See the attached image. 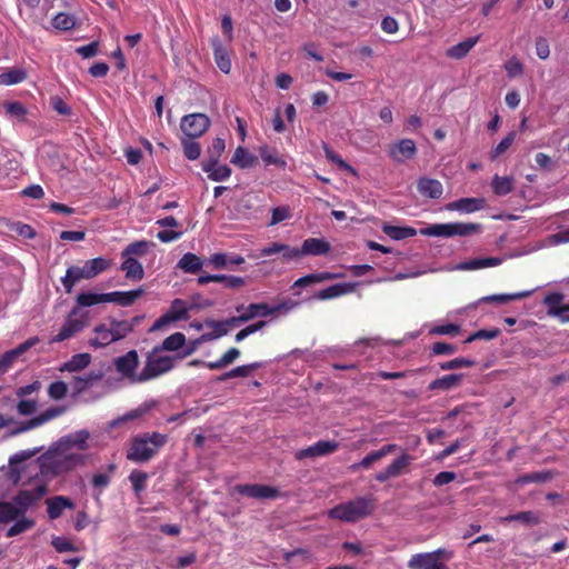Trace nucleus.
<instances>
[{
	"mask_svg": "<svg viewBox=\"0 0 569 569\" xmlns=\"http://www.w3.org/2000/svg\"><path fill=\"white\" fill-rule=\"evenodd\" d=\"M211 44L217 67L221 72L228 74L231 70V60L228 49L221 43V41L218 38L212 39Z\"/></svg>",
	"mask_w": 569,
	"mask_h": 569,
	"instance_id": "nucleus-27",
	"label": "nucleus"
},
{
	"mask_svg": "<svg viewBox=\"0 0 569 569\" xmlns=\"http://www.w3.org/2000/svg\"><path fill=\"white\" fill-rule=\"evenodd\" d=\"M338 449L339 443L335 440H319L312 446L297 450L295 452V459L303 460L306 458L328 456L336 452Z\"/></svg>",
	"mask_w": 569,
	"mask_h": 569,
	"instance_id": "nucleus-14",
	"label": "nucleus"
},
{
	"mask_svg": "<svg viewBox=\"0 0 569 569\" xmlns=\"http://www.w3.org/2000/svg\"><path fill=\"white\" fill-rule=\"evenodd\" d=\"M463 375L462 373H451L446 375L441 378H437L432 380L428 389L429 390H441V391H449L455 388H457L461 381H462Z\"/></svg>",
	"mask_w": 569,
	"mask_h": 569,
	"instance_id": "nucleus-33",
	"label": "nucleus"
},
{
	"mask_svg": "<svg viewBox=\"0 0 569 569\" xmlns=\"http://www.w3.org/2000/svg\"><path fill=\"white\" fill-rule=\"evenodd\" d=\"M168 442V436L157 431L143 432L133 437L127 450L129 461L144 463L154 458Z\"/></svg>",
	"mask_w": 569,
	"mask_h": 569,
	"instance_id": "nucleus-3",
	"label": "nucleus"
},
{
	"mask_svg": "<svg viewBox=\"0 0 569 569\" xmlns=\"http://www.w3.org/2000/svg\"><path fill=\"white\" fill-rule=\"evenodd\" d=\"M142 317L136 316L130 320H117L116 318L108 319V326L113 337V341L117 342L119 340L124 339L129 333L133 331V329L140 323Z\"/></svg>",
	"mask_w": 569,
	"mask_h": 569,
	"instance_id": "nucleus-17",
	"label": "nucleus"
},
{
	"mask_svg": "<svg viewBox=\"0 0 569 569\" xmlns=\"http://www.w3.org/2000/svg\"><path fill=\"white\" fill-rule=\"evenodd\" d=\"M197 282L204 286L209 282H219L228 289H239L244 286V279L238 276L227 274H201L198 277Z\"/></svg>",
	"mask_w": 569,
	"mask_h": 569,
	"instance_id": "nucleus-21",
	"label": "nucleus"
},
{
	"mask_svg": "<svg viewBox=\"0 0 569 569\" xmlns=\"http://www.w3.org/2000/svg\"><path fill=\"white\" fill-rule=\"evenodd\" d=\"M103 378L102 371H90L82 377H74L72 381V388L74 396L81 395L93 383L100 381Z\"/></svg>",
	"mask_w": 569,
	"mask_h": 569,
	"instance_id": "nucleus-34",
	"label": "nucleus"
},
{
	"mask_svg": "<svg viewBox=\"0 0 569 569\" xmlns=\"http://www.w3.org/2000/svg\"><path fill=\"white\" fill-rule=\"evenodd\" d=\"M89 439V432L87 430H80L74 433L68 435L61 438L57 446L62 450H69L70 448H78L80 450H84L88 448L87 441Z\"/></svg>",
	"mask_w": 569,
	"mask_h": 569,
	"instance_id": "nucleus-29",
	"label": "nucleus"
},
{
	"mask_svg": "<svg viewBox=\"0 0 569 569\" xmlns=\"http://www.w3.org/2000/svg\"><path fill=\"white\" fill-rule=\"evenodd\" d=\"M68 386L63 381H56L50 383L48 395L53 400H61L67 396Z\"/></svg>",
	"mask_w": 569,
	"mask_h": 569,
	"instance_id": "nucleus-64",
	"label": "nucleus"
},
{
	"mask_svg": "<svg viewBox=\"0 0 569 569\" xmlns=\"http://www.w3.org/2000/svg\"><path fill=\"white\" fill-rule=\"evenodd\" d=\"M183 356H168L163 355V351L154 346L146 355V362L143 369L140 371V381H150L156 379L174 368V363L178 359H182Z\"/></svg>",
	"mask_w": 569,
	"mask_h": 569,
	"instance_id": "nucleus-5",
	"label": "nucleus"
},
{
	"mask_svg": "<svg viewBox=\"0 0 569 569\" xmlns=\"http://www.w3.org/2000/svg\"><path fill=\"white\" fill-rule=\"evenodd\" d=\"M565 296L561 292H549L542 303L547 307V313L557 318L560 322H569V302L563 303Z\"/></svg>",
	"mask_w": 569,
	"mask_h": 569,
	"instance_id": "nucleus-12",
	"label": "nucleus"
},
{
	"mask_svg": "<svg viewBox=\"0 0 569 569\" xmlns=\"http://www.w3.org/2000/svg\"><path fill=\"white\" fill-rule=\"evenodd\" d=\"M417 190L422 197L430 199H439L443 193L442 183L431 178H420L417 182Z\"/></svg>",
	"mask_w": 569,
	"mask_h": 569,
	"instance_id": "nucleus-26",
	"label": "nucleus"
},
{
	"mask_svg": "<svg viewBox=\"0 0 569 569\" xmlns=\"http://www.w3.org/2000/svg\"><path fill=\"white\" fill-rule=\"evenodd\" d=\"M357 283L356 282H341L336 283L330 287H327L320 291H318L315 296L318 300H330L338 298L343 295L351 293L356 290Z\"/></svg>",
	"mask_w": 569,
	"mask_h": 569,
	"instance_id": "nucleus-23",
	"label": "nucleus"
},
{
	"mask_svg": "<svg viewBox=\"0 0 569 569\" xmlns=\"http://www.w3.org/2000/svg\"><path fill=\"white\" fill-rule=\"evenodd\" d=\"M531 293H532L531 290H527V291H520V292H516V293L491 295V296L485 297L482 300L486 301V302L507 303L509 301L520 300V299L527 298Z\"/></svg>",
	"mask_w": 569,
	"mask_h": 569,
	"instance_id": "nucleus-55",
	"label": "nucleus"
},
{
	"mask_svg": "<svg viewBox=\"0 0 569 569\" xmlns=\"http://www.w3.org/2000/svg\"><path fill=\"white\" fill-rule=\"evenodd\" d=\"M76 307H91L103 302H109L108 293L81 292L76 298Z\"/></svg>",
	"mask_w": 569,
	"mask_h": 569,
	"instance_id": "nucleus-44",
	"label": "nucleus"
},
{
	"mask_svg": "<svg viewBox=\"0 0 569 569\" xmlns=\"http://www.w3.org/2000/svg\"><path fill=\"white\" fill-rule=\"evenodd\" d=\"M417 153V147L412 139H401L389 148V156L396 162L412 159Z\"/></svg>",
	"mask_w": 569,
	"mask_h": 569,
	"instance_id": "nucleus-18",
	"label": "nucleus"
},
{
	"mask_svg": "<svg viewBox=\"0 0 569 569\" xmlns=\"http://www.w3.org/2000/svg\"><path fill=\"white\" fill-rule=\"evenodd\" d=\"M139 366V356L136 350H130L126 355L114 359V368L118 373L127 378L132 383H142L143 381L138 380L140 372L137 373Z\"/></svg>",
	"mask_w": 569,
	"mask_h": 569,
	"instance_id": "nucleus-10",
	"label": "nucleus"
},
{
	"mask_svg": "<svg viewBox=\"0 0 569 569\" xmlns=\"http://www.w3.org/2000/svg\"><path fill=\"white\" fill-rule=\"evenodd\" d=\"M22 517L14 502L0 501V523H9Z\"/></svg>",
	"mask_w": 569,
	"mask_h": 569,
	"instance_id": "nucleus-50",
	"label": "nucleus"
},
{
	"mask_svg": "<svg viewBox=\"0 0 569 569\" xmlns=\"http://www.w3.org/2000/svg\"><path fill=\"white\" fill-rule=\"evenodd\" d=\"M259 153L266 166L284 168L287 164L286 160L279 154V152L269 148L268 146L261 147L259 149Z\"/></svg>",
	"mask_w": 569,
	"mask_h": 569,
	"instance_id": "nucleus-47",
	"label": "nucleus"
},
{
	"mask_svg": "<svg viewBox=\"0 0 569 569\" xmlns=\"http://www.w3.org/2000/svg\"><path fill=\"white\" fill-rule=\"evenodd\" d=\"M181 144L183 148V154L188 160H197L200 157L201 147L196 139L183 137L181 139Z\"/></svg>",
	"mask_w": 569,
	"mask_h": 569,
	"instance_id": "nucleus-57",
	"label": "nucleus"
},
{
	"mask_svg": "<svg viewBox=\"0 0 569 569\" xmlns=\"http://www.w3.org/2000/svg\"><path fill=\"white\" fill-rule=\"evenodd\" d=\"M47 512L50 520L60 518L64 509H74V502L66 496H54L46 500Z\"/></svg>",
	"mask_w": 569,
	"mask_h": 569,
	"instance_id": "nucleus-20",
	"label": "nucleus"
},
{
	"mask_svg": "<svg viewBox=\"0 0 569 569\" xmlns=\"http://www.w3.org/2000/svg\"><path fill=\"white\" fill-rule=\"evenodd\" d=\"M39 448L20 451L9 459V476L13 483L29 486L44 481V467L41 456L30 460L39 453Z\"/></svg>",
	"mask_w": 569,
	"mask_h": 569,
	"instance_id": "nucleus-1",
	"label": "nucleus"
},
{
	"mask_svg": "<svg viewBox=\"0 0 569 569\" xmlns=\"http://www.w3.org/2000/svg\"><path fill=\"white\" fill-rule=\"evenodd\" d=\"M502 259L498 257L471 259L459 264L461 270H478L482 268L496 267L501 264Z\"/></svg>",
	"mask_w": 569,
	"mask_h": 569,
	"instance_id": "nucleus-43",
	"label": "nucleus"
},
{
	"mask_svg": "<svg viewBox=\"0 0 569 569\" xmlns=\"http://www.w3.org/2000/svg\"><path fill=\"white\" fill-rule=\"evenodd\" d=\"M413 458L403 452L401 456L396 458L387 468L376 473L375 479L382 483L388 481L389 479L397 478L401 476L410 466Z\"/></svg>",
	"mask_w": 569,
	"mask_h": 569,
	"instance_id": "nucleus-15",
	"label": "nucleus"
},
{
	"mask_svg": "<svg viewBox=\"0 0 569 569\" xmlns=\"http://www.w3.org/2000/svg\"><path fill=\"white\" fill-rule=\"evenodd\" d=\"M202 169L212 181H223L231 176V169L227 164H219V161L206 160Z\"/></svg>",
	"mask_w": 569,
	"mask_h": 569,
	"instance_id": "nucleus-31",
	"label": "nucleus"
},
{
	"mask_svg": "<svg viewBox=\"0 0 569 569\" xmlns=\"http://www.w3.org/2000/svg\"><path fill=\"white\" fill-rule=\"evenodd\" d=\"M94 337L88 340V345L94 349L104 348L113 343L108 323L101 322L92 329Z\"/></svg>",
	"mask_w": 569,
	"mask_h": 569,
	"instance_id": "nucleus-25",
	"label": "nucleus"
},
{
	"mask_svg": "<svg viewBox=\"0 0 569 569\" xmlns=\"http://www.w3.org/2000/svg\"><path fill=\"white\" fill-rule=\"evenodd\" d=\"M188 311L189 307L184 300L174 299L171 302L170 309L153 322L149 331L160 330L177 320H187L189 318Z\"/></svg>",
	"mask_w": 569,
	"mask_h": 569,
	"instance_id": "nucleus-11",
	"label": "nucleus"
},
{
	"mask_svg": "<svg viewBox=\"0 0 569 569\" xmlns=\"http://www.w3.org/2000/svg\"><path fill=\"white\" fill-rule=\"evenodd\" d=\"M207 326L212 329L211 332L204 336L208 340L221 338L229 332L223 320L207 321Z\"/></svg>",
	"mask_w": 569,
	"mask_h": 569,
	"instance_id": "nucleus-61",
	"label": "nucleus"
},
{
	"mask_svg": "<svg viewBox=\"0 0 569 569\" xmlns=\"http://www.w3.org/2000/svg\"><path fill=\"white\" fill-rule=\"evenodd\" d=\"M152 246L153 243L147 240L131 242L122 251V257L144 256Z\"/></svg>",
	"mask_w": 569,
	"mask_h": 569,
	"instance_id": "nucleus-54",
	"label": "nucleus"
},
{
	"mask_svg": "<svg viewBox=\"0 0 569 569\" xmlns=\"http://www.w3.org/2000/svg\"><path fill=\"white\" fill-rule=\"evenodd\" d=\"M211 121L204 113H190L181 119L180 128L184 138L197 139L210 127Z\"/></svg>",
	"mask_w": 569,
	"mask_h": 569,
	"instance_id": "nucleus-9",
	"label": "nucleus"
},
{
	"mask_svg": "<svg viewBox=\"0 0 569 569\" xmlns=\"http://www.w3.org/2000/svg\"><path fill=\"white\" fill-rule=\"evenodd\" d=\"M16 522L7 530L6 536L8 538L16 537L32 529L36 525L34 520L22 516L14 520Z\"/></svg>",
	"mask_w": 569,
	"mask_h": 569,
	"instance_id": "nucleus-52",
	"label": "nucleus"
},
{
	"mask_svg": "<svg viewBox=\"0 0 569 569\" xmlns=\"http://www.w3.org/2000/svg\"><path fill=\"white\" fill-rule=\"evenodd\" d=\"M375 509L376 498L373 496H360L329 509L328 517L333 520L355 523L371 516Z\"/></svg>",
	"mask_w": 569,
	"mask_h": 569,
	"instance_id": "nucleus-4",
	"label": "nucleus"
},
{
	"mask_svg": "<svg viewBox=\"0 0 569 569\" xmlns=\"http://www.w3.org/2000/svg\"><path fill=\"white\" fill-rule=\"evenodd\" d=\"M491 188L496 196H507L513 190V178L512 177H500L493 176L491 181Z\"/></svg>",
	"mask_w": 569,
	"mask_h": 569,
	"instance_id": "nucleus-45",
	"label": "nucleus"
},
{
	"mask_svg": "<svg viewBox=\"0 0 569 569\" xmlns=\"http://www.w3.org/2000/svg\"><path fill=\"white\" fill-rule=\"evenodd\" d=\"M325 154H326V158L329 161L336 163L339 167V169L348 171L352 176H357L356 169L353 167H351L349 163H347L337 152H335L330 148L325 147Z\"/></svg>",
	"mask_w": 569,
	"mask_h": 569,
	"instance_id": "nucleus-59",
	"label": "nucleus"
},
{
	"mask_svg": "<svg viewBox=\"0 0 569 569\" xmlns=\"http://www.w3.org/2000/svg\"><path fill=\"white\" fill-rule=\"evenodd\" d=\"M186 343V336L182 332H174L167 337L161 345H157L162 351H178Z\"/></svg>",
	"mask_w": 569,
	"mask_h": 569,
	"instance_id": "nucleus-51",
	"label": "nucleus"
},
{
	"mask_svg": "<svg viewBox=\"0 0 569 569\" xmlns=\"http://www.w3.org/2000/svg\"><path fill=\"white\" fill-rule=\"evenodd\" d=\"M84 272L89 279L97 277L98 274L107 271L111 267V260L98 257L87 260L83 264Z\"/></svg>",
	"mask_w": 569,
	"mask_h": 569,
	"instance_id": "nucleus-40",
	"label": "nucleus"
},
{
	"mask_svg": "<svg viewBox=\"0 0 569 569\" xmlns=\"http://www.w3.org/2000/svg\"><path fill=\"white\" fill-rule=\"evenodd\" d=\"M144 290L142 288L130 290V291H114L108 292L109 302H117L122 307H129L136 302L142 295Z\"/></svg>",
	"mask_w": 569,
	"mask_h": 569,
	"instance_id": "nucleus-37",
	"label": "nucleus"
},
{
	"mask_svg": "<svg viewBox=\"0 0 569 569\" xmlns=\"http://www.w3.org/2000/svg\"><path fill=\"white\" fill-rule=\"evenodd\" d=\"M121 270L126 272V278L130 280H141L144 277L142 264L133 257H124Z\"/></svg>",
	"mask_w": 569,
	"mask_h": 569,
	"instance_id": "nucleus-41",
	"label": "nucleus"
},
{
	"mask_svg": "<svg viewBox=\"0 0 569 569\" xmlns=\"http://www.w3.org/2000/svg\"><path fill=\"white\" fill-rule=\"evenodd\" d=\"M262 366H263V363L258 362V361L251 362L248 365L238 366V367L231 369L230 371H227L223 375H221L218 378V380L224 381V380L237 378V377L246 378V377H249L252 373V371L260 369Z\"/></svg>",
	"mask_w": 569,
	"mask_h": 569,
	"instance_id": "nucleus-42",
	"label": "nucleus"
},
{
	"mask_svg": "<svg viewBox=\"0 0 569 569\" xmlns=\"http://www.w3.org/2000/svg\"><path fill=\"white\" fill-rule=\"evenodd\" d=\"M203 266L202 259L191 252L184 253L177 263V267L186 273H198Z\"/></svg>",
	"mask_w": 569,
	"mask_h": 569,
	"instance_id": "nucleus-39",
	"label": "nucleus"
},
{
	"mask_svg": "<svg viewBox=\"0 0 569 569\" xmlns=\"http://www.w3.org/2000/svg\"><path fill=\"white\" fill-rule=\"evenodd\" d=\"M382 231L393 240H403L417 234V230L412 227H398L391 224H385L382 227Z\"/></svg>",
	"mask_w": 569,
	"mask_h": 569,
	"instance_id": "nucleus-46",
	"label": "nucleus"
},
{
	"mask_svg": "<svg viewBox=\"0 0 569 569\" xmlns=\"http://www.w3.org/2000/svg\"><path fill=\"white\" fill-rule=\"evenodd\" d=\"M89 325L88 312H80V308L73 307L63 326L52 338V342H62L81 332Z\"/></svg>",
	"mask_w": 569,
	"mask_h": 569,
	"instance_id": "nucleus-7",
	"label": "nucleus"
},
{
	"mask_svg": "<svg viewBox=\"0 0 569 569\" xmlns=\"http://www.w3.org/2000/svg\"><path fill=\"white\" fill-rule=\"evenodd\" d=\"M91 362V355L83 352L73 355L67 362L60 367V371L77 372L87 368Z\"/></svg>",
	"mask_w": 569,
	"mask_h": 569,
	"instance_id": "nucleus-38",
	"label": "nucleus"
},
{
	"mask_svg": "<svg viewBox=\"0 0 569 569\" xmlns=\"http://www.w3.org/2000/svg\"><path fill=\"white\" fill-rule=\"evenodd\" d=\"M84 267L71 266L67 269L64 277L61 278V283L67 293H71L76 283L82 279H89L84 272Z\"/></svg>",
	"mask_w": 569,
	"mask_h": 569,
	"instance_id": "nucleus-32",
	"label": "nucleus"
},
{
	"mask_svg": "<svg viewBox=\"0 0 569 569\" xmlns=\"http://www.w3.org/2000/svg\"><path fill=\"white\" fill-rule=\"evenodd\" d=\"M500 332L501 331L498 328H495V329H481V330H478V331L471 333L466 339V342L469 343V342H472V341H476V340H492V339L497 338L500 335Z\"/></svg>",
	"mask_w": 569,
	"mask_h": 569,
	"instance_id": "nucleus-63",
	"label": "nucleus"
},
{
	"mask_svg": "<svg viewBox=\"0 0 569 569\" xmlns=\"http://www.w3.org/2000/svg\"><path fill=\"white\" fill-rule=\"evenodd\" d=\"M234 491L243 497L260 500L280 497V492L276 487L259 483L237 485Z\"/></svg>",
	"mask_w": 569,
	"mask_h": 569,
	"instance_id": "nucleus-13",
	"label": "nucleus"
},
{
	"mask_svg": "<svg viewBox=\"0 0 569 569\" xmlns=\"http://www.w3.org/2000/svg\"><path fill=\"white\" fill-rule=\"evenodd\" d=\"M49 487L44 483H37L33 489H21L13 497L12 501L18 508L22 516H26L27 511L36 506L47 493Z\"/></svg>",
	"mask_w": 569,
	"mask_h": 569,
	"instance_id": "nucleus-8",
	"label": "nucleus"
},
{
	"mask_svg": "<svg viewBox=\"0 0 569 569\" xmlns=\"http://www.w3.org/2000/svg\"><path fill=\"white\" fill-rule=\"evenodd\" d=\"M516 139V132L510 131L491 151L490 159L496 160L502 153H505L513 143Z\"/></svg>",
	"mask_w": 569,
	"mask_h": 569,
	"instance_id": "nucleus-60",
	"label": "nucleus"
},
{
	"mask_svg": "<svg viewBox=\"0 0 569 569\" xmlns=\"http://www.w3.org/2000/svg\"><path fill=\"white\" fill-rule=\"evenodd\" d=\"M76 17L67 12H59L52 18V26L60 31H69L76 27Z\"/></svg>",
	"mask_w": 569,
	"mask_h": 569,
	"instance_id": "nucleus-53",
	"label": "nucleus"
},
{
	"mask_svg": "<svg viewBox=\"0 0 569 569\" xmlns=\"http://www.w3.org/2000/svg\"><path fill=\"white\" fill-rule=\"evenodd\" d=\"M556 475H557V472L553 470L530 472V473L520 476L517 479V483H520V485L531 483V482L542 483V482H547V481L551 480Z\"/></svg>",
	"mask_w": 569,
	"mask_h": 569,
	"instance_id": "nucleus-48",
	"label": "nucleus"
},
{
	"mask_svg": "<svg viewBox=\"0 0 569 569\" xmlns=\"http://www.w3.org/2000/svg\"><path fill=\"white\" fill-rule=\"evenodd\" d=\"M435 553H416L408 561L409 569H449L445 563L437 561Z\"/></svg>",
	"mask_w": 569,
	"mask_h": 569,
	"instance_id": "nucleus-22",
	"label": "nucleus"
},
{
	"mask_svg": "<svg viewBox=\"0 0 569 569\" xmlns=\"http://www.w3.org/2000/svg\"><path fill=\"white\" fill-rule=\"evenodd\" d=\"M486 206L485 198H461L448 203L447 209L471 213L485 209Z\"/></svg>",
	"mask_w": 569,
	"mask_h": 569,
	"instance_id": "nucleus-24",
	"label": "nucleus"
},
{
	"mask_svg": "<svg viewBox=\"0 0 569 569\" xmlns=\"http://www.w3.org/2000/svg\"><path fill=\"white\" fill-rule=\"evenodd\" d=\"M240 357V350L238 348H230L228 349L222 356L220 359L216 360V361H209V362H202V365L210 369V370H219V369H222L227 366H229L230 363H232L234 360H237L238 358ZM201 361L200 360H192L190 362L191 366H198L200 365Z\"/></svg>",
	"mask_w": 569,
	"mask_h": 569,
	"instance_id": "nucleus-30",
	"label": "nucleus"
},
{
	"mask_svg": "<svg viewBox=\"0 0 569 569\" xmlns=\"http://www.w3.org/2000/svg\"><path fill=\"white\" fill-rule=\"evenodd\" d=\"M398 449V446L396 443H387L382 446L380 449L369 452L367 456H365L359 462L352 463L349 469L352 472H357L360 469L368 470L372 467L375 462H378L386 456L395 452Z\"/></svg>",
	"mask_w": 569,
	"mask_h": 569,
	"instance_id": "nucleus-16",
	"label": "nucleus"
},
{
	"mask_svg": "<svg viewBox=\"0 0 569 569\" xmlns=\"http://www.w3.org/2000/svg\"><path fill=\"white\" fill-rule=\"evenodd\" d=\"M237 312H241L244 322H249L256 318H266L272 315L271 306L267 302H253L248 306L239 305L236 307Z\"/></svg>",
	"mask_w": 569,
	"mask_h": 569,
	"instance_id": "nucleus-19",
	"label": "nucleus"
},
{
	"mask_svg": "<svg viewBox=\"0 0 569 569\" xmlns=\"http://www.w3.org/2000/svg\"><path fill=\"white\" fill-rule=\"evenodd\" d=\"M481 230L480 223L475 222H451L431 224L426 229H421L420 233L428 237H466L477 233Z\"/></svg>",
	"mask_w": 569,
	"mask_h": 569,
	"instance_id": "nucleus-6",
	"label": "nucleus"
},
{
	"mask_svg": "<svg viewBox=\"0 0 569 569\" xmlns=\"http://www.w3.org/2000/svg\"><path fill=\"white\" fill-rule=\"evenodd\" d=\"M148 478L147 472L140 470L131 471L129 480L136 495H140L146 489Z\"/></svg>",
	"mask_w": 569,
	"mask_h": 569,
	"instance_id": "nucleus-58",
	"label": "nucleus"
},
{
	"mask_svg": "<svg viewBox=\"0 0 569 569\" xmlns=\"http://www.w3.org/2000/svg\"><path fill=\"white\" fill-rule=\"evenodd\" d=\"M330 251V243L319 238H308L302 242V256H326Z\"/></svg>",
	"mask_w": 569,
	"mask_h": 569,
	"instance_id": "nucleus-28",
	"label": "nucleus"
},
{
	"mask_svg": "<svg viewBox=\"0 0 569 569\" xmlns=\"http://www.w3.org/2000/svg\"><path fill=\"white\" fill-rule=\"evenodd\" d=\"M342 274L340 273H333L329 271L319 272V273H310L307 276H303L299 279H297L293 284L292 289L295 288H305L307 286L313 284V283H320L328 280H333L337 278H341Z\"/></svg>",
	"mask_w": 569,
	"mask_h": 569,
	"instance_id": "nucleus-35",
	"label": "nucleus"
},
{
	"mask_svg": "<svg viewBox=\"0 0 569 569\" xmlns=\"http://www.w3.org/2000/svg\"><path fill=\"white\" fill-rule=\"evenodd\" d=\"M256 160L243 147H238L231 158V163L240 168H249L254 164Z\"/></svg>",
	"mask_w": 569,
	"mask_h": 569,
	"instance_id": "nucleus-56",
	"label": "nucleus"
},
{
	"mask_svg": "<svg viewBox=\"0 0 569 569\" xmlns=\"http://www.w3.org/2000/svg\"><path fill=\"white\" fill-rule=\"evenodd\" d=\"M44 467V483L47 487L53 479L72 471L76 467L84 463V456L81 453H66L56 446L41 455Z\"/></svg>",
	"mask_w": 569,
	"mask_h": 569,
	"instance_id": "nucleus-2",
	"label": "nucleus"
},
{
	"mask_svg": "<svg viewBox=\"0 0 569 569\" xmlns=\"http://www.w3.org/2000/svg\"><path fill=\"white\" fill-rule=\"evenodd\" d=\"M480 36L468 38L452 47H450L446 54L450 59L460 60L465 58L470 50L478 43Z\"/></svg>",
	"mask_w": 569,
	"mask_h": 569,
	"instance_id": "nucleus-36",
	"label": "nucleus"
},
{
	"mask_svg": "<svg viewBox=\"0 0 569 569\" xmlns=\"http://www.w3.org/2000/svg\"><path fill=\"white\" fill-rule=\"evenodd\" d=\"M506 521H521L527 525H538L540 522L539 516L532 511H521L518 513L510 515L505 518Z\"/></svg>",
	"mask_w": 569,
	"mask_h": 569,
	"instance_id": "nucleus-62",
	"label": "nucleus"
},
{
	"mask_svg": "<svg viewBox=\"0 0 569 569\" xmlns=\"http://www.w3.org/2000/svg\"><path fill=\"white\" fill-rule=\"evenodd\" d=\"M27 78V72L22 69L11 68L0 73L1 86H13L22 82Z\"/></svg>",
	"mask_w": 569,
	"mask_h": 569,
	"instance_id": "nucleus-49",
	"label": "nucleus"
}]
</instances>
